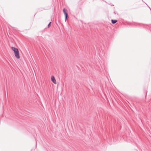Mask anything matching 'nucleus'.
<instances>
[{"label": "nucleus", "instance_id": "6", "mask_svg": "<svg viewBox=\"0 0 151 151\" xmlns=\"http://www.w3.org/2000/svg\"><path fill=\"white\" fill-rule=\"evenodd\" d=\"M12 49L13 51L14 52L18 49L17 48L14 47H12Z\"/></svg>", "mask_w": 151, "mask_h": 151}, {"label": "nucleus", "instance_id": "5", "mask_svg": "<svg viewBox=\"0 0 151 151\" xmlns=\"http://www.w3.org/2000/svg\"><path fill=\"white\" fill-rule=\"evenodd\" d=\"M12 49L13 51L14 52L18 49L17 48L14 47H12Z\"/></svg>", "mask_w": 151, "mask_h": 151}, {"label": "nucleus", "instance_id": "10", "mask_svg": "<svg viewBox=\"0 0 151 151\" xmlns=\"http://www.w3.org/2000/svg\"><path fill=\"white\" fill-rule=\"evenodd\" d=\"M19 52V50H17L16 51H15V52H14V54H15V53H16V52Z\"/></svg>", "mask_w": 151, "mask_h": 151}, {"label": "nucleus", "instance_id": "1", "mask_svg": "<svg viewBox=\"0 0 151 151\" xmlns=\"http://www.w3.org/2000/svg\"><path fill=\"white\" fill-rule=\"evenodd\" d=\"M51 80L52 82L54 83L55 84H56V80L55 79V78L54 76H52L51 77Z\"/></svg>", "mask_w": 151, "mask_h": 151}, {"label": "nucleus", "instance_id": "8", "mask_svg": "<svg viewBox=\"0 0 151 151\" xmlns=\"http://www.w3.org/2000/svg\"><path fill=\"white\" fill-rule=\"evenodd\" d=\"M51 23V22H50L47 25V27H48V28H49V27H50Z\"/></svg>", "mask_w": 151, "mask_h": 151}, {"label": "nucleus", "instance_id": "7", "mask_svg": "<svg viewBox=\"0 0 151 151\" xmlns=\"http://www.w3.org/2000/svg\"><path fill=\"white\" fill-rule=\"evenodd\" d=\"M111 21L112 23L113 24H115L117 22V21L116 20L112 19Z\"/></svg>", "mask_w": 151, "mask_h": 151}, {"label": "nucleus", "instance_id": "3", "mask_svg": "<svg viewBox=\"0 0 151 151\" xmlns=\"http://www.w3.org/2000/svg\"><path fill=\"white\" fill-rule=\"evenodd\" d=\"M64 14H65V21H66L67 19V17H68V14L66 12Z\"/></svg>", "mask_w": 151, "mask_h": 151}, {"label": "nucleus", "instance_id": "4", "mask_svg": "<svg viewBox=\"0 0 151 151\" xmlns=\"http://www.w3.org/2000/svg\"><path fill=\"white\" fill-rule=\"evenodd\" d=\"M64 14H65V21H66L67 19V17H68V14L66 12Z\"/></svg>", "mask_w": 151, "mask_h": 151}, {"label": "nucleus", "instance_id": "9", "mask_svg": "<svg viewBox=\"0 0 151 151\" xmlns=\"http://www.w3.org/2000/svg\"><path fill=\"white\" fill-rule=\"evenodd\" d=\"M66 11H67L66 10L65 8H64L63 9V12L64 14L66 12Z\"/></svg>", "mask_w": 151, "mask_h": 151}, {"label": "nucleus", "instance_id": "2", "mask_svg": "<svg viewBox=\"0 0 151 151\" xmlns=\"http://www.w3.org/2000/svg\"><path fill=\"white\" fill-rule=\"evenodd\" d=\"M14 55L17 59H19L20 58V56L19 54V52L15 53L14 54Z\"/></svg>", "mask_w": 151, "mask_h": 151}]
</instances>
